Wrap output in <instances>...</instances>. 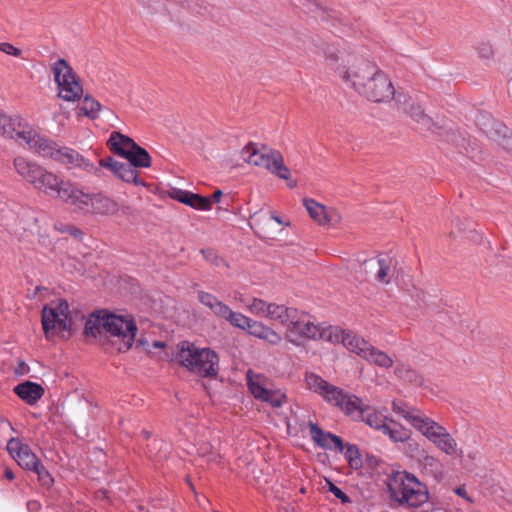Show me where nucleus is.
I'll list each match as a JSON object with an SVG mask.
<instances>
[{"mask_svg":"<svg viewBox=\"0 0 512 512\" xmlns=\"http://www.w3.org/2000/svg\"><path fill=\"white\" fill-rule=\"evenodd\" d=\"M323 56L326 66L359 95L373 102H388L396 98L388 75L350 47L329 45L323 49Z\"/></svg>","mask_w":512,"mask_h":512,"instance_id":"obj_1","label":"nucleus"},{"mask_svg":"<svg viewBox=\"0 0 512 512\" xmlns=\"http://www.w3.org/2000/svg\"><path fill=\"white\" fill-rule=\"evenodd\" d=\"M392 410L407 420L415 429H417L445 454L453 455L457 453V442L446 428L424 415L420 410L396 400L392 402Z\"/></svg>","mask_w":512,"mask_h":512,"instance_id":"obj_2","label":"nucleus"},{"mask_svg":"<svg viewBox=\"0 0 512 512\" xmlns=\"http://www.w3.org/2000/svg\"><path fill=\"white\" fill-rule=\"evenodd\" d=\"M393 505L418 508L429 499L426 485L406 471L393 472L386 482Z\"/></svg>","mask_w":512,"mask_h":512,"instance_id":"obj_3","label":"nucleus"},{"mask_svg":"<svg viewBox=\"0 0 512 512\" xmlns=\"http://www.w3.org/2000/svg\"><path fill=\"white\" fill-rule=\"evenodd\" d=\"M242 159L253 166L264 168L280 179L286 180L289 188H295L297 181L291 179L290 169L285 165L280 151L255 143H248L241 151Z\"/></svg>","mask_w":512,"mask_h":512,"instance_id":"obj_4","label":"nucleus"},{"mask_svg":"<svg viewBox=\"0 0 512 512\" xmlns=\"http://www.w3.org/2000/svg\"><path fill=\"white\" fill-rule=\"evenodd\" d=\"M175 359L190 372L202 377H215L219 371V357L209 348H199L184 341L177 345Z\"/></svg>","mask_w":512,"mask_h":512,"instance_id":"obj_5","label":"nucleus"},{"mask_svg":"<svg viewBox=\"0 0 512 512\" xmlns=\"http://www.w3.org/2000/svg\"><path fill=\"white\" fill-rule=\"evenodd\" d=\"M44 158H50L67 169H82L88 173L100 175L101 168L85 159L79 152L69 147H60L54 141L38 134L32 149Z\"/></svg>","mask_w":512,"mask_h":512,"instance_id":"obj_6","label":"nucleus"},{"mask_svg":"<svg viewBox=\"0 0 512 512\" xmlns=\"http://www.w3.org/2000/svg\"><path fill=\"white\" fill-rule=\"evenodd\" d=\"M305 382L310 390L320 394L324 400L339 407L347 415L355 414V410L361 407L360 398L355 395L346 394L340 388L328 383L314 373L306 374Z\"/></svg>","mask_w":512,"mask_h":512,"instance_id":"obj_7","label":"nucleus"},{"mask_svg":"<svg viewBox=\"0 0 512 512\" xmlns=\"http://www.w3.org/2000/svg\"><path fill=\"white\" fill-rule=\"evenodd\" d=\"M41 322L47 339L70 331L72 320L68 302L64 299H57L45 305L42 310Z\"/></svg>","mask_w":512,"mask_h":512,"instance_id":"obj_8","label":"nucleus"},{"mask_svg":"<svg viewBox=\"0 0 512 512\" xmlns=\"http://www.w3.org/2000/svg\"><path fill=\"white\" fill-rule=\"evenodd\" d=\"M54 80L58 87V96L67 102L78 101L83 88L73 68L65 59H58L52 66Z\"/></svg>","mask_w":512,"mask_h":512,"instance_id":"obj_9","label":"nucleus"},{"mask_svg":"<svg viewBox=\"0 0 512 512\" xmlns=\"http://www.w3.org/2000/svg\"><path fill=\"white\" fill-rule=\"evenodd\" d=\"M309 428L310 436L318 446L325 449L334 448L339 452L344 453L345 458L352 469L358 470L362 467V458L357 446L353 444L344 445L340 437L330 432H324L313 422L309 423Z\"/></svg>","mask_w":512,"mask_h":512,"instance_id":"obj_10","label":"nucleus"},{"mask_svg":"<svg viewBox=\"0 0 512 512\" xmlns=\"http://www.w3.org/2000/svg\"><path fill=\"white\" fill-rule=\"evenodd\" d=\"M38 132L21 116L0 113V135L26 144L29 149L35 146Z\"/></svg>","mask_w":512,"mask_h":512,"instance_id":"obj_11","label":"nucleus"},{"mask_svg":"<svg viewBox=\"0 0 512 512\" xmlns=\"http://www.w3.org/2000/svg\"><path fill=\"white\" fill-rule=\"evenodd\" d=\"M137 326L132 316L110 313L106 316V336L117 338L119 352L129 350L135 340Z\"/></svg>","mask_w":512,"mask_h":512,"instance_id":"obj_12","label":"nucleus"},{"mask_svg":"<svg viewBox=\"0 0 512 512\" xmlns=\"http://www.w3.org/2000/svg\"><path fill=\"white\" fill-rule=\"evenodd\" d=\"M290 324L287 328V338L291 342H295L292 339L293 335H297L299 337L307 338V339H324L327 340L329 334V326L321 327L315 324L311 316L306 314L305 312L296 311V315L293 317Z\"/></svg>","mask_w":512,"mask_h":512,"instance_id":"obj_13","label":"nucleus"},{"mask_svg":"<svg viewBox=\"0 0 512 512\" xmlns=\"http://www.w3.org/2000/svg\"><path fill=\"white\" fill-rule=\"evenodd\" d=\"M248 387L256 399L269 403L273 407H280L284 403L286 396L279 390H273L270 381L262 376H251L247 373Z\"/></svg>","mask_w":512,"mask_h":512,"instance_id":"obj_14","label":"nucleus"},{"mask_svg":"<svg viewBox=\"0 0 512 512\" xmlns=\"http://www.w3.org/2000/svg\"><path fill=\"white\" fill-rule=\"evenodd\" d=\"M87 214L100 216L131 215V208L126 205H120L116 200L104 195L103 193L91 194L89 210Z\"/></svg>","mask_w":512,"mask_h":512,"instance_id":"obj_15","label":"nucleus"},{"mask_svg":"<svg viewBox=\"0 0 512 512\" xmlns=\"http://www.w3.org/2000/svg\"><path fill=\"white\" fill-rule=\"evenodd\" d=\"M332 343L341 342L349 351L363 358L370 347V343L351 331L342 330L339 327L329 326L327 340Z\"/></svg>","mask_w":512,"mask_h":512,"instance_id":"obj_16","label":"nucleus"},{"mask_svg":"<svg viewBox=\"0 0 512 512\" xmlns=\"http://www.w3.org/2000/svg\"><path fill=\"white\" fill-rule=\"evenodd\" d=\"M397 264V260L389 255H381L364 263L365 267L374 273L375 279L385 285L390 284L394 278Z\"/></svg>","mask_w":512,"mask_h":512,"instance_id":"obj_17","label":"nucleus"},{"mask_svg":"<svg viewBox=\"0 0 512 512\" xmlns=\"http://www.w3.org/2000/svg\"><path fill=\"white\" fill-rule=\"evenodd\" d=\"M57 198L74 207L77 211L85 214L88 213L91 194L85 193L69 180H66L65 184H63Z\"/></svg>","mask_w":512,"mask_h":512,"instance_id":"obj_18","label":"nucleus"},{"mask_svg":"<svg viewBox=\"0 0 512 512\" xmlns=\"http://www.w3.org/2000/svg\"><path fill=\"white\" fill-rule=\"evenodd\" d=\"M100 167L109 169L116 177L127 183H133L139 186L146 184L138 177V171L128 161L120 162L112 157L102 158L99 160Z\"/></svg>","mask_w":512,"mask_h":512,"instance_id":"obj_19","label":"nucleus"},{"mask_svg":"<svg viewBox=\"0 0 512 512\" xmlns=\"http://www.w3.org/2000/svg\"><path fill=\"white\" fill-rule=\"evenodd\" d=\"M7 450L20 467L26 470L37 468L40 460L33 453L29 445L16 438H11L7 443Z\"/></svg>","mask_w":512,"mask_h":512,"instance_id":"obj_20","label":"nucleus"},{"mask_svg":"<svg viewBox=\"0 0 512 512\" xmlns=\"http://www.w3.org/2000/svg\"><path fill=\"white\" fill-rule=\"evenodd\" d=\"M395 101L405 113L419 123L424 129L434 131L433 128H436L435 123L424 112L422 107L411 97L399 94L396 96Z\"/></svg>","mask_w":512,"mask_h":512,"instance_id":"obj_21","label":"nucleus"},{"mask_svg":"<svg viewBox=\"0 0 512 512\" xmlns=\"http://www.w3.org/2000/svg\"><path fill=\"white\" fill-rule=\"evenodd\" d=\"M304 206L319 225H336L341 221V215L336 209L327 208L313 199H305Z\"/></svg>","mask_w":512,"mask_h":512,"instance_id":"obj_22","label":"nucleus"},{"mask_svg":"<svg viewBox=\"0 0 512 512\" xmlns=\"http://www.w3.org/2000/svg\"><path fill=\"white\" fill-rule=\"evenodd\" d=\"M65 182L64 178L43 167L33 187L46 195L57 198Z\"/></svg>","mask_w":512,"mask_h":512,"instance_id":"obj_23","label":"nucleus"},{"mask_svg":"<svg viewBox=\"0 0 512 512\" xmlns=\"http://www.w3.org/2000/svg\"><path fill=\"white\" fill-rule=\"evenodd\" d=\"M171 197L197 210H210L212 207V201L209 197H204L186 190L174 189L171 193Z\"/></svg>","mask_w":512,"mask_h":512,"instance_id":"obj_24","label":"nucleus"},{"mask_svg":"<svg viewBox=\"0 0 512 512\" xmlns=\"http://www.w3.org/2000/svg\"><path fill=\"white\" fill-rule=\"evenodd\" d=\"M107 145L114 154L127 159L137 143L130 137L114 131L111 133Z\"/></svg>","mask_w":512,"mask_h":512,"instance_id":"obj_25","label":"nucleus"},{"mask_svg":"<svg viewBox=\"0 0 512 512\" xmlns=\"http://www.w3.org/2000/svg\"><path fill=\"white\" fill-rule=\"evenodd\" d=\"M14 167L16 172L32 186L35 184L43 168L39 164L28 161L26 158L21 156L14 159Z\"/></svg>","mask_w":512,"mask_h":512,"instance_id":"obj_26","label":"nucleus"},{"mask_svg":"<svg viewBox=\"0 0 512 512\" xmlns=\"http://www.w3.org/2000/svg\"><path fill=\"white\" fill-rule=\"evenodd\" d=\"M488 137L503 150L512 154V131L502 123H494L488 131Z\"/></svg>","mask_w":512,"mask_h":512,"instance_id":"obj_27","label":"nucleus"},{"mask_svg":"<svg viewBox=\"0 0 512 512\" xmlns=\"http://www.w3.org/2000/svg\"><path fill=\"white\" fill-rule=\"evenodd\" d=\"M15 394L26 403L35 404L44 394V388L34 382L25 381L14 388Z\"/></svg>","mask_w":512,"mask_h":512,"instance_id":"obj_28","label":"nucleus"},{"mask_svg":"<svg viewBox=\"0 0 512 512\" xmlns=\"http://www.w3.org/2000/svg\"><path fill=\"white\" fill-rule=\"evenodd\" d=\"M110 313L103 311L92 313L87 319L84 327L86 336L97 337L103 333L106 335V316Z\"/></svg>","mask_w":512,"mask_h":512,"instance_id":"obj_29","label":"nucleus"},{"mask_svg":"<svg viewBox=\"0 0 512 512\" xmlns=\"http://www.w3.org/2000/svg\"><path fill=\"white\" fill-rule=\"evenodd\" d=\"M355 413L370 427L383 431L387 425V418L380 412L364 407L361 402L360 409L355 410Z\"/></svg>","mask_w":512,"mask_h":512,"instance_id":"obj_30","label":"nucleus"},{"mask_svg":"<svg viewBox=\"0 0 512 512\" xmlns=\"http://www.w3.org/2000/svg\"><path fill=\"white\" fill-rule=\"evenodd\" d=\"M197 297L199 302L207 307L214 316L221 318L226 312L228 306L213 294L205 291H198Z\"/></svg>","mask_w":512,"mask_h":512,"instance_id":"obj_31","label":"nucleus"},{"mask_svg":"<svg viewBox=\"0 0 512 512\" xmlns=\"http://www.w3.org/2000/svg\"><path fill=\"white\" fill-rule=\"evenodd\" d=\"M296 311L297 309L295 308L271 303L268 319L278 321L282 325H286L288 327L291 320L294 319L293 317L296 315Z\"/></svg>","mask_w":512,"mask_h":512,"instance_id":"obj_32","label":"nucleus"},{"mask_svg":"<svg viewBox=\"0 0 512 512\" xmlns=\"http://www.w3.org/2000/svg\"><path fill=\"white\" fill-rule=\"evenodd\" d=\"M382 432L388 435L394 442H404L409 440L411 437V431L409 429H406L401 424L391 419L388 421Z\"/></svg>","mask_w":512,"mask_h":512,"instance_id":"obj_33","label":"nucleus"},{"mask_svg":"<svg viewBox=\"0 0 512 512\" xmlns=\"http://www.w3.org/2000/svg\"><path fill=\"white\" fill-rule=\"evenodd\" d=\"M363 359L383 368H390L393 365V360L385 352L376 349L372 345H370L366 354H364Z\"/></svg>","mask_w":512,"mask_h":512,"instance_id":"obj_34","label":"nucleus"},{"mask_svg":"<svg viewBox=\"0 0 512 512\" xmlns=\"http://www.w3.org/2000/svg\"><path fill=\"white\" fill-rule=\"evenodd\" d=\"M127 160L136 168H149L151 166V157L149 153L138 144L132 150Z\"/></svg>","mask_w":512,"mask_h":512,"instance_id":"obj_35","label":"nucleus"},{"mask_svg":"<svg viewBox=\"0 0 512 512\" xmlns=\"http://www.w3.org/2000/svg\"><path fill=\"white\" fill-rule=\"evenodd\" d=\"M395 375L406 382L420 385L422 383L421 376L413 370L410 366L405 364H398L395 367Z\"/></svg>","mask_w":512,"mask_h":512,"instance_id":"obj_36","label":"nucleus"},{"mask_svg":"<svg viewBox=\"0 0 512 512\" xmlns=\"http://www.w3.org/2000/svg\"><path fill=\"white\" fill-rule=\"evenodd\" d=\"M221 319H224L229 322L230 325L243 330L247 329V326L250 323L249 317L240 312H234L229 307H227L226 312L222 315Z\"/></svg>","mask_w":512,"mask_h":512,"instance_id":"obj_37","label":"nucleus"},{"mask_svg":"<svg viewBox=\"0 0 512 512\" xmlns=\"http://www.w3.org/2000/svg\"><path fill=\"white\" fill-rule=\"evenodd\" d=\"M245 307L255 316L268 318L271 303L259 298H253L245 304Z\"/></svg>","mask_w":512,"mask_h":512,"instance_id":"obj_38","label":"nucleus"},{"mask_svg":"<svg viewBox=\"0 0 512 512\" xmlns=\"http://www.w3.org/2000/svg\"><path fill=\"white\" fill-rule=\"evenodd\" d=\"M101 108L102 106L97 100L90 96H85L81 106L79 107V111L91 119H96Z\"/></svg>","mask_w":512,"mask_h":512,"instance_id":"obj_39","label":"nucleus"},{"mask_svg":"<svg viewBox=\"0 0 512 512\" xmlns=\"http://www.w3.org/2000/svg\"><path fill=\"white\" fill-rule=\"evenodd\" d=\"M31 471L37 474L38 480L42 483L44 486H50L53 482L52 477L50 476L49 472L45 469V467L39 462L37 464V468H33Z\"/></svg>","mask_w":512,"mask_h":512,"instance_id":"obj_40","label":"nucleus"},{"mask_svg":"<svg viewBox=\"0 0 512 512\" xmlns=\"http://www.w3.org/2000/svg\"><path fill=\"white\" fill-rule=\"evenodd\" d=\"M268 326L264 325L263 323L259 321H255L250 318V323L247 326V329L249 330V333L257 338L262 339L265 333V330Z\"/></svg>","mask_w":512,"mask_h":512,"instance_id":"obj_41","label":"nucleus"},{"mask_svg":"<svg viewBox=\"0 0 512 512\" xmlns=\"http://www.w3.org/2000/svg\"><path fill=\"white\" fill-rule=\"evenodd\" d=\"M262 339L269 342L270 344L276 345L281 342L282 337L275 330H273L270 327H267Z\"/></svg>","mask_w":512,"mask_h":512,"instance_id":"obj_42","label":"nucleus"},{"mask_svg":"<svg viewBox=\"0 0 512 512\" xmlns=\"http://www.w3.org/2000/svg\"><path fill=\"white\" fill-rule=\"evenodd\" d=\"M477 52L480 58L489 59L493 55V49L489 43H481L477 47Z\"/></svg>","mask_w":512,"mask_h":512,"instance_id":"obj_43","label":"nucleus"},{"mask_svg":"<svg viewBox=\"0 0 512 512\" xmlns=\"http://www.w3.org/2000/svg\"><path fill=\"white\" fill-rule=\"evenodd\" d=\"M0 51L5 54L12 55L15 57H19L21 55L20 49L14 47L12 44L7 43V42L0 43Z\"/></svg>","mask_w":512,"mask_h":512,"instance_id":"obj_44","label":"nucleus"},{"mask_svg":"<svg viewBox=\"0 0 512 512\" xmlns=\"http://www.w3.org/2000/svg\"><path fill=\"white\" fill-rule=\"evenodd\" d=\"M328 484H329V491L332 492L335 497L340 499L343 503L350 502L349 497L340 488H338L331 482H328Z\"/></svg>","mask_w":512,"mask_h":512,"instance_id":"obj_45","label":"nucleus"},{"mask_svg":"<svg viewBox=\"0 0 512 512\" xmlns=\"http://www.w3.org/2000/svg\"><path fill=\"white\" fill-rule=\"evenodd\" d=\"M30 371V367L26 364V362L22 359L17 360V365L14 368V373L17 376H24L28 374Z\"/></svg>","mask_w":512,"mask_h":512,"instance_id":"obj_46","label":"nucleus"},{"mask_svg":"<svg viewBox=\"0 0 512 512\" xmlns=\"http://www.w3.org/2000/svg\"><path fill=\"white\" fill-rule=\"evenodd\" d=\"M202 253L205 255L207 259H210L209 257L211 256V261L215 266H220L222 264L224 267L228 268V263H226L222 258H219L218 256L214 255L212 251L202 250Z\"/></svg>","mask_w":512,"mask_h":512,"instance_id":"obj_47","label":"nucleus"},{"mask_svg":"<svg viewBox=\"0 0 512 512\" xmlns=\"http://www.w3.org/2000/svg\"><path fill=\"white\" fill-rule=\"evenodd\" d=\"M454 492L462 497L464 500H466L467 502L469 503H473V499L468 495L466 489L464 486H459L457 488L454 489Z\"/></svg>","mask_w":512,"mask_h":512,"instance_id":"obj_48","label":"nucleus"},{"mask_svg":"<svg viewBox=\"0 0 512 512\" xmlns=\"http://www.w3.org/2000/svg\"><path fill=\"white\" fill-rule=\"evenodd\" d=\"M451 142H453L456 146L464 147V139H461V141L455 136L454 133L451 134V137L448 139Z\"/></svg>","mask_w":512,"mask_h":512,"instance_id":"obj_49","label":"nucleus"},{"mask_svg":"<svg viewBox=\"0 0 512 512\" xmlns=\"http://www.w3.org/2000/svg\"><path fill=\"white\" fill-rule=\"evenodd\" d=\"M221 196H222V191L221 190H216L213 195H212V198L211 201H215V202H219L220 199H221Z\"/></svg>","mask_w":512,"mask_h":512,"instance_id":"obj_50","label":"nucleus"},{"mask_svg":"<svg viewBox=\"0 0 512 512\" xmlns=\"http://www.w3.org/2000/svg\"><path fill=\"white\" fill-rule=\"evenodd\" d=\"M4 476H5L8 480H13V479H14V477H15V475H14L13 471H12L11 469H9V468H7V469L5 470Z\"/></svg>","mask_w":512,"mask_h":512,"instance_id":"obj_51","label":"nucleus"},{"mask_svg":"<svg viewBox=\"0 0 512 512\" xmlns=\"http://www.w3.org/2000/svg\"><path fill=\"white\" fill-rule=\"evenodd\" d=\"M153 346L156 347V348H163L165 346V344L163 342H160V341H155L153 343Z\"/></svg>","mask_w":512,"mask_h":512,"instance_id":"obj_52","label":"nucleus"},{"mask_svg":"<svg viewBox=\"0 0 512 512\" xmlns=\"http://www.w3.org/2000/svg\"><path fill=\"white\" fill-rule=\"evenodd\" d=\"M138 342H139V344H140V345H142V346H144V345L146 344V341H144V340H142V339H139V340H138Z\"/></svg>","mask_w":512,"mask_h":512,"instance_id":"obj_53","label":"nucleus"},{"mask_svg":"<svg viewBox=\"0 0 512 512\" xmlns=\"http://www.w3.org/2000/svg\"><path fill=\"white\" fill-rule=\"evenodd\" d=\"M276 222L281 223V220L277 216L272 217Z\"/></svg>","mask_w":512,"mask_h":512,"instance_id":"obj_54","label":"nucleus"}]
</instances>
